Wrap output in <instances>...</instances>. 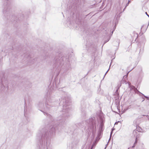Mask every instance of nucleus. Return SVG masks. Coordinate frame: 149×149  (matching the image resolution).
Instances as JSON below:
<instances>
[{
    "label": "nucleus",
    "instance_id": "1",
    "mask_svg": "<svg viewBox=\"0 0 149 149\" xmlns=\"http://www.w3.org/2000/svg\"><path fill=\"white\" fill-rule=\"evenodd\" d=\"M56 129V126L54 125L50 128L49 132L45 128L39 130L37 134L39 149H48L47 146L50 143L49 136L55 134Z\"/></svg>",
    "mask_w": 149,
    "mask_h": 149
},
{
    "label": "nucleus",
    "instance_id": "2",
    "mask_svg": "<svg viewBox=\"0 0 149 149\" xmlns=\"http://www.w3.org/2000/svg\"><path fill=\"white\" fill-rule=\"evenodd\" d=\"M70 99L67 97H63L61 98L59 104L62 105L63 109L62 113L57 119V120L59 121V125L58 130L60 131L64 130L66 126L65 122V120L70 116L69 114L70 111L69 106L70 104Z\"/></svg>",
    "mask_w": 149,
    "mask_h": 149
},
{
    "label": "nucleus",
    "instance_id": "3",
    "mask_svg": "<svg viewBox=\"0 0 149 149\" xmlns=\"http://www.w3.org/2000/svg\"><path fill=\"white\" fill-rule=\"evenodd\" d=\"M68 56H62L60 54L59 56H56L54 59L53 69L58 72L60 70L61 67L64 64V69L65 72L69 70L70 68V65L69 63Z\"/></svg>",
    "mask_w": 149,
    "mask_h": 149
},
{
    "label": "nucleus",
    "instance_id": "4",
    "mask_svg": "<svg viewBox=\"0 0 149 149\" xmlns=\"http://www.w3.org/2000/svg\"><path fill=\"white\" fill-rule=\"evenodd\" d=\"M51 89L52 90H54L56 89V87L54 88L51 87L50 88V89L47 92V98L45 102V105L42 102H39L38 105V107L47 111L50 109L51 107L52 106L53 102L51 101V99L50 97L49 96L48 97L49 95H50L53 92V90H51Z\"/></svg>",
    "mask_w": 149,
    "mask_h": 149
},
{
    "label": "nucleus",
    "instance_id": "5",
    "mask_svg": "<svg viewBox=\"0 0 149 149\" xmlns=\"http://www.w3.org/2000/svg\"><path fill=\"white\" fill-rule=\"evenodd\" d=\"M95 122V120L94 117L90 118L87 121L88 124V126L89 127H90L91 130H92L93 132L96 128Z\"/></svg>",
    "mask_w": 149,
    "mask_h": 149
},
{
    "label": "nucleus",
    "instance_id": "6",
    "mask_svg": "<svg viewBox=\"0 0 149 149\" xmlns=\"http://www.w3.org/2000/svg\"><path fill=\"white\" fill-rule=\"evenodd\" d=\"M100 124L99 127V131L102 132L104 129V120L102 116H100Z\"/></svg>",
    "mask_w": 149,
    "mask_h": 149
},
{
    "label": "nucleus",
    "instance_id": "7",
    "mask_svg": "<svg viewBox=\"0 0 149 149\" xmlns=\"http://www.w3.org/2000/svg\"><path fill=\"white\" fill-rule=\"evenodd\" d=\"M140 132V130L138 131V130H134L133 134L134 136L136 137V139H138V138L139 137V133Z\"/></svg>",
    "mask_w": 149,
    "mask_h": 149
},
{
    "label": "nucleus",
    "instance_id": "8",
    "mask_svg": "<svg viewBox=\"0 0 149 149\" xmlns=\"http://www.w3.org/2000/svg\"><path fill=\"white\" fill-rule=\"evenodd\" d=\"M121 84H122V81H121L120 82V84H119L118 85V87H117V90L116 91V93L117 95H119V93H118V90L119 89L120 87L121 86Z\"/></svg>",
    "mask_w": 149,
    "mask_h": 149
},
{
    "label": "nucleus",
    "instance_id": "9",
    "mask_svg": "<svg viewBox=\"0 0 149 149\" xmlns=\"http://www.w3.org/2000/svg\"><path fill=\"white\" fill-rule=\"evenodd\" d=\"M102 134V132H100L98 131V135L97 136V139H98V140H99L101 137V136Z\"/></svg>",
    "mask_w": 149,
    "mask_h": 149
},
{
    "label": "nucleus",
    "instance_id": "10",
    "mask_svg": "<svg viewBox=\"0 0 149 149\" xmlns=\"http://www.w3.org/2000/svg\"><path fill=\"white\" fill-rule=\"evenodd\" d=\"M138 139H135V141L134 142V143L133 146L132 147V148H133L135 147V146H136V144L137 143V141H138Z\"/></svg>",
    "mask_w": 149,
    "mask_h": 149
},
{
    "label": "nucleus",
    "instance_id": "11",
    "mask_svg": "<svg viewBox=\"0 0 149 149\" xmlns=\"http://www.w3.org/2000/svg\"><path fill=\"white\" fill-rule=\"evenodd\" d=\"M140 107V105L137 104H135L133 107V108L134 109H136Z\"/></svg>",
    "mask_w": 149,
    "mask_h": 149
},
{
    "label": "nucleus",
    "instance_id": "12",
    "mask_svg": "<svg viewBox=\"0 0 149 149\" xmlns=\"http://www.w3.org/2000/svg\"><path fill=\"white\" fill-rule=\"evenodd\" d=\"M131 87L132 89H134L135 91H137L138 92L140 93V92L136 88H135V87L134 86H132Z\"/></svg>",
    "mask_w": 149,
    "mask_h": 149
},
{
    "label": "nucleus",
    "instance_id": "13",
    "mask_svg": "<svg viewBox=\"0 0 149 149\" xmlns=\"http://www.w3.org/2000/svg\"><path fill=\"white\" fill-rule=\"evenodd\" d=\"M41 111H42L44 113L45 115V114L46 113L47 116H49V117H51L50 115L48 113H46L45 112L43 111H42L41 110Z\"/></svg>",
    "mask_w": 149,
    "mask_h": 149
},
{
    "label": "nucleus",
    "instance_id": "14",
    "mask_svg": "<svg viewBox=\"0 0 149 149\" xmlns=\"http://www.w3.org/2000/svg\"><path fill=\"white\" fill-rule=\"evenodd\" d=\"M129 4V3H127L126 5L125 6V8L123 9V11H120V13H121L122 12H123V11H124V10H125V9L126 8V7H127V6Z\"/></svg>",
    "mask_w": 149,
    "mask_h": 149
},
{
    "label": "nucleus",
    "instance_id": "15",
    "mask_svg": "<svg viewBox=\"0 0 149 149\" xmlns=\"http://www.w3.org/2000/svg\"><path fill=\"white\" fill-rule=\"evenodd\" d=\"M131 70H130V71L129 72H127V75H125V76H124L123 78H127V76H128V73H129V72H130V71H131Z\"/></svg>",
    "mask_w": 149,
    "mask_h": 149
},
{
    "label": "nucleus",
    "instance_id": "16",
    "mask_svg": "<svg viewBox=\"0 0 149 149\" xmlns=\"http://www.w3.org/2000/svg\"><path fill=\"white\" fill-rule=\"evenodd\" d=\"M142 95H143V96L146 98L148 100H149V97L146 96H145L144 95H143V94L142 93H140Z\"/></svg>",
    "mask_w": 149,
    "mask_h": 149
},
{
    "label": "nucleus",
    "instance_id": "17",
    "mask_svg": "<svg viewBox=\"0 0 149 149\" xmlns=\"http://www.w3.org/2000/svg\"><path fill=\"white\" fill-rule=\"evenodd\" d=\"M113 129H112V131H111V134H110V138H111V135H112V131H113ZM110 138H109V140H110Z\"/></svg>",
    "mask_w": 149,
    "mask_h": 149
},
{
    "label": "nucleus",
    "instance_id": "18",
    "mask_svg": "<svg viewBox=\"0 0 149 149\" xmlns=\"http://www.w3.org/2000/svg\"><path fill=\"white\" fill-rule=\"evenodd\" d=\"M111 64H110V66H109V67H110V65H111ZM109 68H109V69L107 70V71L106 72L105 74H104V76H105V75H106V74L108 72V71L109 70Z\"/></svg>",
    "mask_w": 149,
    "mask_h": 149
},
{
    "label": "nucleus",
    "instance_id": "19",
    "mask_svg": "<svg viewBox=\"0 0 149 149\" xmlns=\"http://www.w3.org/2000/svg\"><path fill=\"white\" fill-rule=\"evenodd\" d=\"M7 12V11H6V10L5 9L3 10V12L4 13H6Z\"/></svg>",
    "mask_w": 149,
    "mask_h": 149
},
{
    "label": "nucleus",
    "instance_id": "20",
    "mask_svg": "<svg viewBox=\"0 0 149 149\" xmlns=\"http://www.w3.org/2000/svg\"><path fill=\"white\" fill-rule=\"evenodd\" d=\"M130 108H131V106H129L128 107H127V109H130Z\"/></svg>",
    "mask_w": 149,
    "mask_h": 149
},
{
    "label": "nucleus",
    "instance_id": "21",
    "mask_svg": "<svg viewBox=\"0 0 149 149\" xmlns=\"http://www.w3.org/2000/svg\"><path fill=\"white\" fill-rule=\"evenodd\" d=\"M119 122H119V121H118V122H116L115 123V125H117V124H118V123H119Z\"/></svg>",
    "mask_w": 149,
    "mask_h": 149
},
{
    "label": "nucleus",
    "instance_id": "22",
    "mask_svg": "<svg viewBox=\"0 0 149 149\" xmlns=\"http://www.w3.org/2000/svg\"><path fill=\"white\" fill-rule=\"evenodd\" d=\"M148 16V17H149V15H148L146 12L145 13Z\"/></svg>",
    "mask_w": 149,
    "mask_h": 149
},
{
    "label": "nucleus",
    "instance_id": "23",
    "mask_svg": "<svg viewBox=\"0 0 149 149\" xmlns=\"http://www.w3.org/2000/svg\"><path fill=\"white\" fill-rule=\"evenodd\" d=\"M147 118H148V119L149 120V116L148 115H146V116Z\"/></svg>",
    "mask_w": 149,
    "mask_h": 149
},
{
    "label": "nucleus",
    "instance_id": "24",
    "mask_svg": "<svg viewBox=\"0 0 149 149\" xmlns=\"http://www.w3.org/2000/svg\"><path fill=\"white\" fill-rule=\"evenodd\" d=\"M130 2V0H128V3H129Z\"/></svg>",
    "mask_w": 149,
    "mask_h": 149
},
{
    "label": "nucleus",
    "instance_id": "25",
    "mask_svg": "<svg viewBox=\"0 0 149 149\" xmlns=\"http://www.w3.org/2000/svg\"><path fill=\"white\" fill-rule=\"evenodd\" d=\"M116 103L117 107H118V103L117 102H116Z\"/></svg>",
    "mask_w": 149,
    "mask_h": 149
},
{
    "label": "nucleus",
    "instance_id": "26",
    "mask_svg": "<svg viewBox=\"0 0 149 149\" xmlns=\"http://www.w3.org/2000/svg\"><path fill=\"white\" fill-rule=\"evenodd\" d=\"M93 145L91 148V149H92L93 147Z\"/></svg>",
    "mask_w": 149,
    "mask_h": 149
},
{
    "label": "nucleus",
    "instance_id": "27",
    "mask_svg": "<svg viewBox=\"0 0 149 149\" xmlns=\"http://www.w3.org/2000/svg\"><path fill=\"white\" fill-rule=\"evenodd\" d=\"M33 60L34 61V59H32V62H33Z\"/></svg>",
    "mask_w": 149,
    "mask_h": 149
},
{
    "label": "nucleus",
    "instance_id": "28",
    "mask_svg": "<svg viewBox=\"0 0 149 149\" xmlns=\"http://www.w3.org/2000/svg\"><path fill=\"white\" fill-rule=\"evenodd\" d=\"M122 81L123 82V81H124V80H122ZM124 82L125 83V81H124Z\"/></svg>",
    "mask_w": 149,
    "mask_h": 149
},
{
    "label": "nucleus",
    "instance_id": "29",
    "mask_svg": "<svg viewBox=\"0 0 149 149\" xmlns=\"http://www.w3.org/2000/svg\"><path fill=\"white\" fill-rule=\"evenodd\" d=\"M113 31L112 32V34H113Z\"/></svg>",
    "mask_w": 149,
    "mask_h": 149
},
{
    "label": "nucleus",
    "instance_id": "30",
    "mask_svg": "<svg viewBox=\"0 0 149 149\" xmlns=\"http://www.w3.org/2000/svg\"><path fill=\"white\" fill-rule=\"evenodd\" d=\"M145 99L144 98H143V100L142 101H143Z\"/></svg>",
    "mask_w": 149,
    "mask_h": 149
},
{
    "label": "nucleus",
    "instance_id": "31",
    "mask_svg": "<svg viewBox=\"0 0 149 149\" xmlns=\"http://www.w3.org/2000/svg\"><path fill=\"white\" fill-rule=\"evenodd\" d=\"M121 8H122V7H120V9H121Z\"/></svg>",
    "mask_w": 149,
    "mask_h": 149
},
{
    "label": "nucleus",
    "instance_id": "32",
    "mask_svg": "<svg viewBox=\"0 0 149 149\" xmlns=\"http://www.w3.org/2000/svg\"><path fill=\"white\" fill-rule=\"evenodd\" d=\"M108 41H109V40H108L106 42H107ZM106 42H105V43H106Z\"/></svg>",
    "mask_w": 149,
    "mask_h": 149
}]
</instances>
